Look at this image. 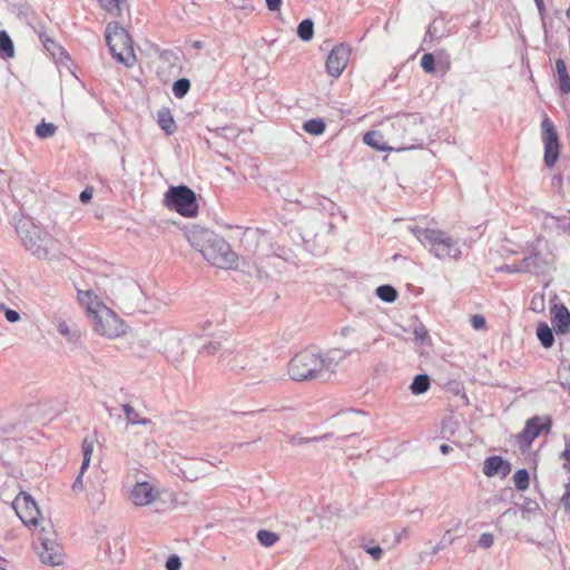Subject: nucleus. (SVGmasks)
Here are the masks:
<instances>
[{
	"label": "nucleus",
	"instance_id": "35",
	"mask_svg": "<svg viewBox=\"0 0 570 570\" xmlns=\"http://www.w3.org/2000/svg\"><path fill=\"white\" fill-rule=\"evenodd\" d=\"M257 540L264 547H272L279 540V537L275 532L268 530H259L257 532Z\"/></svg>",
	"mask_w": 570,
	"mask_h": 570
},
{
	"label": "nucleus",
	"instance_id": "7",
	"mask_svg": "<svg viewBox=\"0 0 570 570\" xmlns=\"http://www.w3.org/2000/svg\"><path fill=\"white\" fill-rule=\"evenodd\" d=\"M106 41L111 56L126 67L135 62V55L131 47V39L128 32L117 22L108 23L106 28Z\"/></svg>",
	"mask_w": 570,
	"mask_h": 570
},
{
	"label": "nucleus",
	"instance_id": "39",
	"mask_svg": "<svg viewBox=\"0 0 570 570\" xmlns=\"http://www.w3.org/2000/svg\"><path fill=\"white\" fill-rule=\"evenodd\" d=\"M190 82L186 78L176 80L173 85V94L176 98H183L189 90Z\"/></svg>",
	"mask_w": 570,
	"mask_h": 570
},
{
	"label": "nucleus",
	"instance_id": "56",
	"mask_svg": "<svg viewBox=\"0 0 570 570\" xmlns=\"http://www.w3.org/2000/svg\"><path fill=\"white\" fill-rule=\"evenodd\" d=\"M453 537H451V530H448L444 535H443V539L442 541L446 544V543H452L453 542Z\"/></svg>",
	"mask_w": 570,
	"mask_h": 570
},
{
	"label": "nucleus",
	"instance_id": "26",
	"mask_svg": "<svg viewBox=\"0 0 570 570\" xmlns=\"http://www.w3.org/2000/svg\"><path fill=\"white\" fill-rule=\"evenodd\" d=\"M157 121L159 127L167 134L171 135L175 131V121L168 108H161L157 112Z\"/></svg>",
	"mask_w": 570,
	"mask_h": 570
},
{
	"label": "nucleus",
	"instance_id": "41",
	"mask_svg": "<svg viewBox=\"0 0 570 570\" xmlns=\"http://www.w3.org/2000/svg\"><path fill=\"white\" fill-rule=\"evenodd\" d=\"M326 438H327V435L314 436V438H303L299 435H293V436H291L289 442L294 445H299L303 443L317 442V441L324 440Z\"/></svg>",
	"mask_w": 570,
	"mask_h": 570
},
{
	"label": "nucleus",
	"instance_id": "25",
	"mask_svg": "<svg viewBox=\"0 0 570 570\" xmlns=\"http://www.w3.org/2000/svg\"><path fill=\"white\" fill-rule=\"evenodd\" d=\"M363 141L370 147L376 150H392L395 149V146H389L383 138V135L379 131H368L364 135Z\"/></svg>",
	"mask_w": 570,
	"mask_h": 570
},
{
	"label": "nucleus",
	"instance_id": "47",
	"mask_svg": "<svg viewBox=\"0 0 570 570\" xmlns=\"http://www.w3.org/2000/svg\"><path fill=\"white\" fill-rule=\"evenodd\" d=\"M219 351V343L218 342H208L207 344L203 345L200 353L206 354H215Z\"/></svg>",
	"mask_w": 570,
	"mask_h": 570
},
{
	"label": "nucleus",
	"instance_id": "10",
	"mask_svg": "<svg viewBox=\"0 0 570 570\" xmlns=\"http://www.w3.org/2000/svg\"><path fill=\"white\" fill-rule=\"evenodd\" d=\"M202 255L213 266L225 269L234 267L237 259L229 244L215 234L209 244L202 249Z\"/></svg>",
	"mask_w": 570,
	"mask_h": 570
},
{
	"label": "nucleus",
	"instance_id": "27",
	"mask_svg": "<svg viewBox=\"0 0 570 570\" xmlns=\"http://www.w3.org/2000/svg\"><path fill=\"white\" fill-rule=\"evenodd\" d=\"M556 69L560 82V90L567 95L570 92V76L567 70L566 62L562 59L556 61Z\"/></svg>",
	"mask_w": 570,
	"mask_h": 570
},
{
	"label": "nucleus",
	"instance_id": "62",
	"mask_svg": "<svg viewBox=\"0 0 570 570\" xmlns=\"http://www.w3.org/2000/svg\"><path fill=\"white\" fill-rule=\"evenodd\" d=\"M336 570H358L357 568L340 567Z\"/></svg>",
	"mask_w": 570,
	"mask_h": 570
},
{
	"label": "nucleus",
	"instance_id": "59",
	"mask_svg": "<svg viewBox=\"0 0 570 570\" xmlns=\"http://www.w3.org/2000/svg\"><path fill=\"white\" fill-rule=\"evenodd\" d=\"M354 332V328L351 326H345L342 328V335L347 336L350 333Z\"/></svg>",
	"mask_w": 570,
	"mask_h": 570
},
{
	"label": "nucleus",
	"instance_id": "5",
	"mask_svg": "<svg viewBox=\"0 0 570 570\" xmlns=\"http://www.w3.org/2000/svg\"><path fill=\"white\" fill-rule=\"evenodd\" d=\"M410 230L423 246L429 247L438 259H458L460 257V244L448 233L420 227H411Z\"/></svg>",
	"mask_w": 570,
	"mask_h": 570
},
{
	"label": "nucleus",
	"instance_id": "31",
	"mask_svg": "<svg viewBox=\"0 0 570 570\" xmlns=\"http://www.w3.org/2000/svg\"><path fill=\"white\" fill-rule=\"evenodd\" d=\"M376 295L380 299L392 303L396 299V289L391 285H381L376 288Z\"/></svg>",
	"mask_w": 570,
	"mask_h": 570
},
{
	"label": "nucleus",
	"instance_id": "51",
	"mask_svg": "<svg viewBox=\"0 0 570 570\" xmlns=\"http://www.w3.org/2000/svg\"><path fill=\"white\" fill-rule=\"evenodd\" d=\"M561 503L564 510L570 512V484H567V490L561 498Z\"/></svg>",
	"mask_w": 570,
	"mask_h": 570
},
{
	"label": "nucleus",
	"instance_id": "44",
	"mask_svg": "<svg viewBox=\"0 0 570 570\" xmlns=\"http://www.w3.org/2000/svg\"><path fill=\"white\" fill-rule=\"evenodd\" d=\"M166 570H180L181 561L176 554H171L166 561Z\"/></svg>",
	"mask_w": 570,
	"mask_h": 570
},
{
	"label": "nucleus",
	"instance_id": "61",
	"mask_svg": "<svg viewBox=\"0 0 570 570\" xmlns=\"http://www.w3.org/2000/svg\"><path fill=\"white\" fill-rule=\"evenodd\" d=\"M413 518L420 519L422 517V512L420 510H413L410 513Z\"/></svg>",
	"mask_w": 570,
	"mask_h": 570
},
{
	"label": "nucleus",
	"instance_id": "30",
	"mask_svg": "<svg viewBox=\"0 0 570 570\" xmlns=\"http://www.w3.org/2000/svg\"><path fill=\"white\" fill-rule=\"evenodd\" d=\"M297 35L303 41H309L314 35V23L311 19L303 20L297 27Z\"/></svg>",
	"mask_w": 570,
	"mask_h": 570
},
{
	"label": "nucleus",
	"instance_id": "14",
	"mask_svg": "<svg viewBox=\"0 0 570 570\" xmlns=\"http://www.w3.org/2000/svg\"><path fill=\"white\" fill-rule=\"evenodd\" d=\"M351 55V48L345 43L335 46L327 59H326V71L330 76L337 78L342 75L347 66V61Z\"/></svg>",
	"mask_w": 570,
	"mask_h": 570
},
{
	"label": "nucleus",
	"instance_id": "34",
	"mask_svg": "<svg viewBox=\"0 0 570 570\" xmlns=\"http://www.w3.org/2000/svg\"><path fill=\"white\" fill-rule=\"evenodd\" d=\"M56 131L57 127L51 122L42 121L36 127V135L41 139L55 136Z\"/></svg>",
	"mask_w": 570,
	"mask_h": 570
},
{
	"label": "nucleus",
	"instance_id": "24",
	"mask_svg": "<svg viewBox=\"0 0 570 570\" xmlns=\"http://www.w3.org/2000/svg\"><path fill=\"white\" fill-rule=\"evenodd\" d=\"M55 324L58 333L66 338L68 343H73L80 337V331L76 326H71L67 321L56 317Z\"/></svg>",
	"mask_w": 570,
	"mask_h": 570
},
{
	"label": "nucleus",
	"instance_id": "38",
	"mask_svg": "<svg viewBox=\"0 0 570 570\" xmlns=\"http://www.w3.org/2000/svg\"><path fill=\"white\" fill-rule=\"evenodd\" d=\"M99 2L110 14L118 17L121 14V4L125 0H99Z\"/></svg>",
	"mask_w": 570,
	"mask_h": 570
},
{
	"label": "nucleus",
	"instance_id": "20",
	"mask_svg": "<svg viewBox=\"0 0 570 570\" xmlns=\"http://www.w3.org/2000/svg\"><path fill=\"white\" fill-rule=\"evenodd\" d=\"M20 492L17 479L0 470V500L9 503Z\"/></svg>",
	"mask_w": 570,
	"mask_h": 570
},
{
	"label": "nucleus",
	"instance_id": "12",
	"mask_svg": "<svg viewBox=\"0 0 570 570\" xmlns=\"http://www.w3.org/2000/svg\"><path fill=\"white\" fill-rule=\"evenodd\" d=\"M9 503L19 519L28 527H36L40 519V511L35 500L27 493L20 492Z\"/></svg>",
	"mask_w": 570,
	"mask_h": 570
},
{
	"label": "nucleus",
	"instance_id": "46",
	"mask_svg": "<svg viewBox=\"0 0 570 570\" xmlns=\"http://www.w3.org/2000/svg\"><path fill=\"white\" fill-rule=\"evenodd\" d=\"M471 325L474 330H483L485 327V318L482 315H473L471 317Z\"/></svg>",
	"mask_w": 570,
	"mask_h": 570
},
{
	"label": "nucleus",
	"instance_id": "36",
	"mask_svg": "<svg viewBox=\"0 0 570 570\" xmlns=\"http://www.w3.org/2000/svg\"><path fill=\"white\" fill-rule=\"evenodd\" d=\"M303 128L308 134L321 135L325 130V124L321 119H309L304 122Z\"/></svg>",
	"mask_w": 570,
	"mask_h": 570
},
{
	"label": "nucleus",
	"instance_id": "15",
	"mask_svg": "<svg viewBox=\"0 0 570 570\" xmlns=\"http://www.w3.org/2000/svg\"><path fill=\"white\" fill-rule=\"evenodd\" d=\"M95 442H96V440L92 436H87L82 441V444H81L82 462H81L79 473L76 476V480L73 481V483L71 485V490L75 493H80L85 490L82 478H83L85 472L89 468L91 456L94 453Z\"/></svg>",
	"mask_w": 570,
	"mask_h": 570
},
{
	"label": "nucleus",
	"instance_id": "13",
	"mask_svg": "<svg viewBox=\"0 0 570 570\" xmlns=\"http://www.w3.org/2000/svg\"><path fill=\"white\" fill-rule=\"evenodd\" d=\"M39 546L36 547L37 553L43 563L57 566L62 561L60 546L53 538H50L49 532L42 528L39 535Z\"/></svg>",
	"mask_w": 570,
	"mask_h": 570
},
{
	"label": "nucleus",
	"instance_id": "49",
	"mask_svg": "<svg viewBox=\"0 0 570 570\" xmlns=\"http://www.w3.org/2000/svg\"><path fill=\"white\" fill-rule=\"evenodd\" d=\"M92 195H94V189H92V187H86V188L80 193L79 199H80V202H81V203L87 204L88 202H90V200H91Z\"/></svg>",
	"mask_w": 570,
	"mask_h": 570
},
{
	"label": "nucleus",
	"instance_id": "18",
	"mask_svg": "<svg viewBox=\"0 0 570 570\" xmlns=\"http://www.w3.org/2000/svg\"><path fill=\"white\" fill-rule=\"evenodd\" d=\"M550 428V419L534 416L527 421L525 428L522 432V438L528 444H531L540 433H542L543 431L549 432Z\"/></svg>",
	"mask_w": 570,
	"mask_h": 570
},
{
	"label": "nucleus",
	"instance_id": "3",
	"mask_svg": "<svg viewBox=\"0 0 570 570\" xmlns=\"http://www.w3.org/2000/svg\"><path fill=\"white\" fill-rule=\"evenodd\" d=\"M389 140L395 150L413 149L422 144L426 134L423 118L419 114H402L393 117L390 122Z\"/></svg>",
	"mask_w": 570,
	"mask_h": 570
},
{
	"label": "nucleus",
	"instance_id": "16",
	"mask_svg": "<svg viewBox=\"0 0 570 570\" xmlns=\"http://www.w3.org/2000/svg\"><path fill=\"white\" fill-rule=\"evenodd\" d=\"M524 273L535 275L544 274L549 271L552 264V257L549 253L534 252L533 254L524 257L522 261Z\"/></svg>",
	"mask_w": 570,
	"mask_h": 570
},
{
	"label": "nucleus",
	"instance_id": "1",
	"mask_svg": "<svg viewBox=\"0 0 570 570\" xmlns=\"http://www.w3.org/2000/svg\"><path fill=\"white\" fill-rule=\"evenodd\" d=\"M347 353L337 348L322 352L307 348L297 353L288 364V374L294 381L327 379L335 373Z\"/></svg>",
	"mask_w": 570,
	"mask_h": 570
},
{
	"label": "nucleus",
	"instance_id": "58",
	"mask_svg": "<svg viewBox=\"0 0 570 570\" xmlns=\"http://www.w3.org/2000/svg\"><path fill=\"white\" fill-rule=\"evenodd\" d=\"M440 451L443 453V454H448L450 451H452V448L448 444H442L440 446Z\"/></svg>",
	"mask_w": 570,
	"mask_h": 570
},
{
	"label": "nucleus",
	"instance_id": "53",
	"mask_svg": "<svg viewBox=\"0 0 570 570\" xmlns=\"http://www.w3.org/2000/svg\"><path fill=\"white\" fill-rule=\"evenodd\" d=\"M268 10L278 11L282 6V0H265Z\"/></svg>",
	"mask_w": 570,
	"mask_h": 570
},
{
	"label": "nucleus",
	"instance_id": "32",
	"mask_svg": "<svg viewBox=\"0 0 570 570\" xmlns=\"http://www.w3.org/2000/svg\"><path fill=\"white\" fill-rule=\"evenodd\" d=\"M124 411H125V415H126V420L129 424H142V425H146L148 424L150 421L146 417L141 419L138 414V412L132 407L130 406L129 404H125L124 406Z\"/></svg>",
	"mask_w": 570,
	"mask_h": 570
},
{
	"label": "nucleus",
	"instance_id": "64",
	"mask_svg": "<svg viewBox=\"0 0 570 570\" xmlns=\"http://www.w3.org/2000/svg\"><path fill=\"white\" fill-rule=\"evenodd\" d=\"M12 184H13V181H12V179H10V181H9V187L10 188H12Z\"/></svg>",
	"mask_w": 570,
	"mask_h": 570
},
{
	"label": "nucleus",
	"instance_id": "17",
	"mask_svg": "<svg viewBox=\"0 0 570 570\" xmlns=\"http://www.w3.org/2000/svg\"><path fill=\"white\" fill-rule=\"evenodd\" d=\"M159 497V491L149 482H138L132 488L130 499L137 507L151 504Z\"/></svg>",
	"mask_w": 570,
	"mask_h": 570
},
{
	"label": "nucleus",
	"instance_id": "60",
	"mask_svg": "<svg viewBox=\"0 0 570 570\" xmlns=\"http://www.w3.org/2000/svg\"><path fill=\"white\" fill-rule=\"evenodd\" d=\"M444 544H445V543H444L443 541H441V543H438V544L433 548V553H436V552H439L441 549H443V548H444Z\"/></svg>",
	"mask_w": 570,
	"mask_h": 570
},
{
	"label": "nucleus",
	"instance_id": "21",
	"mask_svg": "<svg viewBox=\"0 0 570 570\" xmlns=\"http://www.w3.org/2000/svg\"><path fill=\"white\" fill-rule=\"evenodd\" d=\"M511 472V465L501 456H490L484 461L483 473L487 476L501 475L507 476Z\"/></svg>",
	"mask_w": 570,
	"mask_h": 570
},
{
	"label": "nucleus",
	"instance_id": "29",
	"mask_svg": "<svg viewBox=\"0 0 570 570\" xmlns=\"http://www.w3.org/2000/svg\"><path fill=\"white\" fill-rule=\"evenodd\" d=\"M430 377L426 374H419L414 376L413 382L410 385V390L413 394L420 395L425 393L430 389Z\"/></svg>",
	"mask_w": 570,
	"mask_h": 570
},
{
	"label": "nucleus",
	"instance_id": "6",
	"mask_svg": "<svg viewBox=\"0 0 570 570\" xmlns=\"http://www.w3.org/2000/svg\"><path fill=\"white\" fill-rule=\"evenodd\" d=\"M220 358L226 364V368L234 373L256 372L265 362L263 353L257 346H243L235 352L224 351Z\"/></svg>",
	"mask_w": 570,
	"mask_h": 570
},
{
	"label": "nucleus",
	"instance_id": "48",
	"mask_svg": "<svg viewBox=\"0 0 570 570\" xmlns=\"http://www.w3.org/2000/svg\"><path fill=\"white\" fill-rule=\"evenodd\" d=\"M364 550L374 559L379 560L382 557V549L379 546L367 547L364 546Z\"/></svg>",
	"mask_w": 570,
	"mask_h": 570
},
{
	"label": "nucleus",
	"instance_id": "23",
	"mask_svg": "<svg viewBox=\"0 0 570 570\" xmlns=\"http://www.w3.org/2000/svg\"><path fill=\"white\" fill-rule=\"evenodd\" d=\"M214 233L208 229L195 228L187 233L188 243L202 254V249L209 244Z\"/></svg>",
	"mask_w": 570,
	"mask_h": 570
},
{
	"label": "nucleus",
	"instance_id": "52",
	"mask_svg": "<svg viewBox=\"0 0 570 570\" xmlns=\"http://www.w3.org/2000/svg\"><path fill=\"white\" fill-rule=\"evenodd\" d=\"M112 542H114L115 547L119 546V550H120L119 551V556H116L115 560L116 561H120L122 559V557H124V542H122V539L116 538V539L112 540Z\"/></svg>",
	"mask_w": 570,
	"mask_h": 570
},
{
	"label": "nucleus",
	"instance_id": "40",
	"mask_svg": "<svg viewBox=\"0 0 570 570\" xmlns=\"http://www.w3.org/2000/svg\"><path fill=\"white\" fill-rule=\"evenodd\" d=\"M434 62L435 59L432 53H424L421 58V67L428 73H431L435 70Z\"/></svg>",
	"mask_w": 570,
	"mask_h": 570
},
{
	"label": "nucleus",
	"instance_id": "50",
	"mask_svg": "<svg viewBox=\"0 0 570 570\" xmlns=\"http://www.w3.org/2000/svg\"><path fill=\"white\" fill-rule=\"evenodd\" d=\"M4 316L10 323H16L20 320V314L11 308H4Z\"/></svg>",
	"mask_w": 570,
	"mask_h": 570
},
{
	"label": "nucleus",
	"instance_id": "57",
	"mask_svg": "<svg viewBox=\"0 0 570 570\" xmlns=\"http://www.w3.org/2000/svg\"><path fill=\"white\" fill-rule=\"evenodd\" d=\"M558 228L562 233L570 235V224L562 223V224L558 225Z\"/></svg>",
	"mask_w": 570,
	"mask_h": 570
},
{
	"label": "nucleus",
	"instance_id": "4",
	"mask_svg": "<svg viewBox=\"0 0 570 570\" xmlns=\"http://www.w3.org/2000/svg\"><path fill=\"white\" fill-rule=\"evenodd\" d=\"M14 229L26 250L38 258H47L56 247V239L29 217H14Z\"/></svg>",
	"mask_w": 570,
	"mask_h": 570
},
{
	"label": "nucleus",
	"instance_id": "55",
	"mask_svg": "<svg viewBox=\"0 0 570 570\" xmlns=\"http://www.w3.org/2000/svg\"><path fill=\"white\" fill-rule=\"evenodd\" d=\"M414 335L416 340L423 341L425 340L428 332L423 326H420L414 330Z\"/></svg>",
	"mask_w": 570,
	"mask_h": 570
},
{
	"label": "nucleus",
	"instance_id": "42",
	"mask_svg": "<svg viewBox=\"0 0 570 570\" xmlns=\"http://www.w3.org/2000/svg\"><path fill=\"white\" fill-rule=\"evenodd\" d=\"M561 458L567 461L563 464V468L567 472L570 473V438L568 436H564V450L561 453Z\"/></svg>",
	"mask_w": 570,
	"mask_h": 570
},
{
	"label": "nucleus",
	"instance_id": "37",
	"mask_svg": "<svg viewBox=\"0 0 570 570\" xmlns=\"http://www.w3.org/2000/svg\"><path fill=\"white\" fill-rule=\"evenodd\" d=\"M0 50L9 58L13 57V42L6 31H0Z\"/></svg>",
	"mask_w": 570,
	"mask_h": 570
},
{
	"label": "nucleus",
	"instance_id": "28",
	"mask_svg": "<svg viewBox=\"0 0 570 570\" xmlns=\"http://www.w3.org/2000/svg\"><path fill=\"white\" fill-rule=\"evenodd\" d=\"M537 337L544 348H550L554 343L553 332L546 323L538 325Z\"/></svg>",
	"mask_w": 570,
	"mask_h": 570
},
{
	"label": "nucleus",
	"instance_id": "8",
	"mask_svg": "<svg viewBox=\"0 0 570 570\" xmlns=\"http://www.w3.org/2000/svg\"><path fill=\"white\" fill-rule=\"evenodd\" d=\"M164 204L185 217H195L198 213L196 194L185 185L171 186L165 194Z\"/></svg>",
	"mask_w": 570,
	"mask_h": 570
},
{
	"label": "nucleus",
	"instance_id": "11",
	"mask_svg": "<svg viewBox=\"0 0 570 570\" xmlns=\"http://www.w3.org/2000/svg\"><path fill=\"white\" fill-rule=\"evenodd\" d=\"M541 138L544 146L543 161L548 168L557 163L560 155V144L556 127L549 118L541 121Z\"/></svg>",
	"mask_w": 570,
	"mask_h": 570
},
{
	"label": "nucleus",
	"instance_id": "19",
	"mask_svg": "<svg viewBox=\"0 0 570 570\" xmlns=\"http://www.w3.org/2000/svg\"><path fill=\"white\" fill-rule=\"evenodd\" d=\"M164 353L171 363H179L184 356L185 348L183 338L176 334H167L164 336Z\"/></svg>",
	"mask_w": 570,
	"mask_h": 570
},
{
	"label": "nucleus",
	"instance_id": "9",
	"mask_svg": "<svg viewBox=\"0 0 570 570\" xmlns=\"http://www.w3.org/2000/svg\"><path fill=\"white\" fill-rule=\"evenodd\" d=\"M106 291L116 304L128 309L135 307L141 297V288L132 278H111Z\"/></svg>",
	"mask_w": 570,
	"mask_h": 570
},
{
	"label": "nucleus",
	"instance_id": "45",
	"mask_svg": "<svg viewBox=\"0 0 570 570\" xmlns=\"http://www.w3.org/2000/svg\"><path fill=\"white\" fill-rule=\"evenodd\" d=\"M500 271L513 274V273H524L522 262L518 264H505L500 267Z\"/></svg>",
	"mask_w": 570,
	"mask_h": 570
},
{
	"label": "nucleus",
	"instance_id": "54",
	"mask_svg": "<svg viewBox=\"0 0 570 570\" xmlns=\"http://www.w3.org/2000/svg\"><path fill=\"white\" fill-rule=\"evenodd\" d=\"M453 425H454V422H452L451 420L444 421L442 423V433H443V435H445L448 433L452 434L453 433Z\"/></svg>",
	"mask_w": 570,
	"mask_h": 570
},
{
	"label": "nucleus",
	"instance_id": "33",
	"mask_svg": "<svg viewBox=\"0 0 570 570\" xmlns=\"http://www.w3.org/2000/svg\"><path fill=\"white\" fill-rule=\"evenodd\" d=\"M529 472L525 469L518 470L513 475L514 487L519 491H525L529 488Z\"/></svg>",
	"mask_w": 570,
	"mask_h": 570
},
{
	"label": "nucleus",
	"instance_id": "22",
	"mask_svg": "<svg viewBox=\"0 0 570 570\" xmlns=\"http://www.w3.org/2000/svg\"><path fill=\"white\" fill-rule=\"evenodd\" d=\"M552 324L558 333L566 334L570 330V312L564 305L552 307Z\"/></svg>",
	"mask_w": 570,
	"mask_h": 570
},
{
	"label": "nucleus",
	"instance_id": "43",
	"mask_svg": "<svg viewBox=\"0 0 570 570\" xmlns=\"http://www.w3.org/2000/svg\"><path fill=\"white\" fill-rule=\"evenodd\" d=\"M493 542H494L493 535L489 532H485V533H482L481 537L479 538L478 544L482 549H489L492 547Z\"/></svg>",
	"mask_w": 570,
	"mask_h": 570
},
{
	"label": "nucleus",
	"instance_id": "2",
	"mask_svg": "<svg viewBox=\"0 0 570 570\" xmlns=\"http://www.w3.org/2000/svg\"><path fill=\"white\" fill-rule=\"evenodd\" d=\"M78 302L91 320L96 334L112 340L127 333L128 326L126 323L111 308L106 306L92 291H78Z\"/></svg>",
	"mask_w": 570,
	"mask_h": 570
},
{
	"label": "nucleus",
	"instance_id": "63",
	"mask_svg": "<svg viewBox=\"0 0 570 570\" xmlns=\"http://www.w3.org/2000/svg\"><path fill=\"white\" fill-rule=\"evenodd\" d=\"M535 3L538 6L539 10H541L542 0H535Z\"/></svg>",
	"mask_w": 570,
	"mask_h": 570
}]
</instances>
